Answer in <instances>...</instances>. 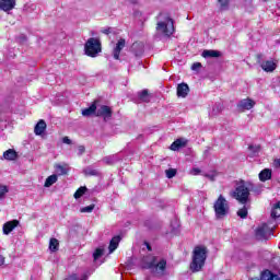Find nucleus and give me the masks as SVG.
<instances>
[{"label":"nucleus","mask_w":280,"mask_h":280,"mask_svg":"<svg viewBox=\"0 0 280 280\" xmlns=\"http://www.w3.org/2000/svg\"><path fill=\"white\" fill-rule=\"evenodd\" d=\"M104 255V248L98 247L95 249V252L93 253V258L94 261H97V259H100V257H102Z\"/></svg>","instance_id":"obj_33"},{"label":"nucleus","mask_w":280,"mask_h":280,"mask_svg":"<svg viewBox=\"0 0 280 280\" xmlns=\"http://www.w3.org/2000/svg\"><path fill=\"white\" fill-rule=\"evenodd\" d=\"M126 47V39H119L114 48V58L115 60H119V55L121 54V49Z\"/></svg>","instance_id":"obj_14"},{"label":"nucleus","mask_w":280,"mask_h":280,"mask_svg":"<svg viewBox=\"0 0 280 280\" xmlns=\"http://www.w3.org/2000/svg\"><path fill=\"white\" fill-rule=\"evenodd\" d=\"M261 58V55H258V60Z\"/></svg>","instance_id":"obj_51"},{"label":"nucleus","mask_w":280,"mask_h":280,"mask_svg":"<svg viewBox=\"0 0 280 280\" xmlns=\"http://www.w3.org/2000/svg\"><path fill=\"white\" fill-rule=\"evenodd\" d=\"M219 174L220 173H218L217 171H210V172H208V173H205L203 174V176L206 177V178H208L209 180H215V178H218V176H219Z\"/></svg>","instance_id":"obj_29"},{"label":"nucleus","mask_w":280,"mask_h":280,"mask_svg":"<svg viewBox=\"0 0 280 280\" xmlns=\"http://www.w3.org/2000/svg\"><path fill=\"white\" fill-rule=\"evenodd\" d=\"M185 145H187V139L179 138L171 144V150H173V152H178V150L185 148Z\"/></svg>","instance_id":"obj_13"},{"label":"nucleus","mask_w":280,"mask_h":280,"mask_svg":"<svg viewBox=\"0 0 280 280\" xmlns=\"http://www.w3.org/2000/svg\"><path fill=\"white\" fill-rule=\"evenodd\" d=\"M223 108L224 107L222 106V104L220 103L214 104V106L212 107V110L209 113L210 117H215V115H220Z\"/></svg>","instance_id":"obj_25"},{"label":"nucleus","mask_w":280,"mask_h":280,"mask_svg":"<svg viewBox=\"0 0 280 280\" xmlns=\"http://www.w3.org/2000/svg\"><path fill=\"white\" fill-rule=\"evenodd\" d=\"M256 238L258 240H268L270 235H272V229L268 226L266 223H262L256 229L255 232Z\"/></svg>","instance_id":"obj_7"},{"label":"nucleus","mask_w":280,"mask_h":280,"mask_svg":"<svg viewBox=\"0 0 280 280\" xmlns=\"http://www.w3.org/2000/svg\"><path fill=\"white\" fill-rule=\"evenodd\" d=\"M207 248L205 246H196L192 252V261L190 264L191 272H200L207 261Z\"/></svg>","instance_id":"obj_2"},{"label":"nucleus","mask_w":280,"mask_h":280,"mask_svg":"<svg viewBox=\"0 0 280 280\" xmlns=\"http://www.w3.org/2000/svg\"><path fill=\"white\" fill-rule=\"evenodd\" d=\"M261 150V148L259 145H249L248 147V156H250L252 159L255 156H259V151Z\"/></svg>","instance_id":"obj_24"},{"label":"nucleus","mask_w":280,"mask_h":280,"mask_svg":"<svg viewBox=\"0 0 280 280\" xmlns=\"http://www.w3.org/2000/svg\"><path fill=\"white\" fill-rule=\"evenodd\" d=\"M95 113H97V105H95V103L82 110L83 117H91V115H95Z\"/></svg>","instance_id":"obj_22"},{"label":"nucleus","mask_w":280,"mask_h":280,"mask_svg":"<svg viewBox=\"0 0 280 280\" xmlns=\"http://www.w3.org/2000/svg\"><path fill=\"white\" fill-rule=\"evenodd\" d=\"M262 71L266 73H272L277 69V61L275 60H266L260 63Z\"/></svg>","instance_id":"obj_11"},{"label":"nucleus","mask_w":280,"mask_h":280,"mask_svg":"<svg viewBox=\"0 0 280 280\" xmlns=\"http://www.w3.org/2000/svg\"><path fill=\"white\" fill-rule=\"evenodd\" d=\"M218 3L222 12L229 10V0H218Z\"/></svg>","instance_id":"obj_32"},{"label":"nucleus","mask_w":280,"mask_h":280,"mask_svg":"<svg viewBox=\"0 0 280 280\" xmlns=\"http://www.w3.org/2000/svg\"><path fill=\"white\" fill-rule=\"evenodd\" d=\"M25 40H27V37H25L24 35L21 37V43H25Z\"/></svg>","instance_id":"obj_47"},{"label":"nucleus","mask_w":280,"mask_h":280,"mask_svg":"<svg viewBox=\"0 0 280 280\" xmlns=\"http://www.w3.org/2000/svg\"><path fill=\"white\" fill-rule=\"evenodd\" d=\"M131 1V3H137V1H139V0H130Z\"/></svg>","instance_id":"obj_49"},{"label":"nucleus","mask_w":280,"mask_h":280,"mask_svg":"<svg viewBox=\"0 0 280 280\" xmlns=\"http://www.w3.org/2000/svg\"><path fill=\"white\" fill-rule=\"evenodd\" d=\"M260 280H280L278 275L272 273L270 270H265L260 275Z\"/></svg>","instance_id":"obj_19"},{"label":"nucleus","mask_w":280,"mask_h":280,"mask_svg":"<svg viewBox=\"0 0 280 280\" xmlns=\"http://www.w3.org/2000/svg\"><path fill=\"white\" fill-rule=\"evenodd\" d=\"M272 178V171L270 168H265L259 173V180L261 183H266V180H270Z\"/></svg>","instance_id":"obj_20"},{"label":"nucleus","mask_w":280,"mask_h":280,"mask_svg":"<svg viewBox=\"0 0 280 280\" xmlns=\"http://www.w3.org/2000/svg\"><path fill=\"white\" fill-rule=\"evenodd\" d=\"M217 220H224L231 213V206L224 196L220 195L213 205Z\"/></svg>","instance_id":"obj_4"},{"label":"nucleus","mask_w":280,"mask_h":280,"mask_svg":"<svg viewBox=\"0 0 280 280\" xmlns=\"http://www.w3.org/2000/svg\"><path fill=\"white\" fill-rule=\"evenodd\" d=\"M255 101L247 97L238 102L237 108L238 110H242V113H244V110H252V108H255Z\"/></svg>","instance_id":"obj_9"},{"label":"nucleus","mask_w":280,"mask_h":280,"mask_svg":"<svg viewBox=\"0 0 280 280\" xmlns=\"http://www.w3.org/2000/svg\"><path fill=\"white\" fill-rule=\"evenodd\" d=\"M96 117H103L106 121V119H110V117H113V109L107 105H102L96 109Z\"/></svg>","instance_id":"obj_8"},{"label":"nucleus","mask_w":280,"mask_h":280,"mask_svg":"<svg viewBox=\"0 0 280 280\" xmlns=\"http://www.w3.org/2000/svg\"><path fill=\"white\" fill-rule=\"evenodd\" d=\"M156 35L162 36V38H170L176 32L174 27V20L168 13H160L156 18Z\"/></svg>","instance_id":"obj_1"},{"label":"nucleus","mask_w":280,"mask_h":280,"mask_svg":"<svg viewBox=\"0 0 280 280\" xmlns=\"http://www.w3.org/2000/svg\"><path fill=\"white\" fill-rule=\"evenodd\" d=\"M202 67V63H200V62H195V63H192V66H191V70L192 71H198V69H200Z\"/></svg>","instance_id":"obj_40"},{"label":"nucleus","mask_w":280,"mask_h":280,"mask_svg":"<svg viewBox=\"0 0 280 280\" xmlns=\"http://www.w3.org/2000/svg\"><path fill=\"white\" fill-rule=\"evenodd\" d=\"M104 163L107 165H113V163H117V156L115 155H109L103 159Z\"/></svg>","instance_id":"obj_34"},{"label":"nucleus","mask_w":280,"mask_h":280,"mask_svg":"<svg viewBox=\"0 0 280 280\" xmlns=\"http://www.w3.org/2000/svg\"><path fill=\"white\" fill-rule=\"evenodd\" d=\"M55 168H56V172H57V174L59 175V176H65L66 174H67V167H65V166H62V165H60V164H57L56 166H55Z\"/></svg>","instance_id":"obj_31"},{"label":"nucleus","mask_w":280,"mask_h":280,"mask_svg":"<svg viewBox=\"0 0 280 280\" xmlns=\"http://www.w3.org/2000/svg\"><path fill=\"white\" fill-rule=\"evenodd\" d=\"M102 51V43L97 38H90L85 44V54L91 58H95Z\"/></svg>","instance_id":"obj_6"},{"label":"nucleus","mask_w":280,"mask_h":280,"mask_svg":"<svg viewBox=\"0 0 280 280\" xmlns=\"http://www.w3.org/2000/svg\"><path fill=\"white\" fill-rule=\"evenodd\" d=\"M192 174H194L195 176H197V174H200V170L195 168V170L192 171Z\"/></svg>","instance_id":"obj_46"},{"label":"nucleus","mask_w":280,"mask_h":280,"mask_svg":"<svg viewBox=\"0 0 280 280\" xmlns=\"http://www.w3.org/2000/svg\"><path fill=\"white\" fill-rule=\"evenodd\" d=\"M5 264V257L0 256V266H3Z\"/></svg>","instance_id":"obj_45"},{"label":"nucleus","mask_w":280,"mask_h":280,"mask_svg":"<svg viewBox=\"0 0 280 280\" xmlns=\"http://www.w3.org/2000/svg\"><path fill=\"white\" fill-rule=\"evenodd\" d=\"M14 5H16V0H0V10H3V12L14 10Z\"/></svg>","instance_id":"obj_12"},{"label":"nucleus","mask_w":280,"mask_h":280,"mask_svg":"<svg viewBox=\"0 0 280 280\" xmlns=\"http://www.w3.org/2000/svg\"><path fill=\"white\" fill-rule=\"evenodd\" d=\"M174 176H176V170L174 168L166 170V178H174Z\"/></svg>","instance_id":"obj_38"},{"label":"nucleus","mask_w":280,"mask_h":280,"mask_svg":"<svg viewBox=\"0 0 280 280\" xmlns=\"http://www.w3.org/2000/svg\"><path fill=\"white\" fill-rule=\"evenodd\" d=\"M148 250H152V247H150V244H147Z\"/></svg>","instance_id":"obj_48"},{"label":"nucleus","mask_w":280,"mask_h":280,"mask_svg":"<svg viewBox=\"0 0 280 280\" xmlns=\"http://www.w3.org/2000/svg\"><path fill=\"white\" fill-rule=\"evenodd\" d=\"M138 97L141 102H150V95L148 94V90H142L138 93Z\"/></svg>","instance_id":"obj_28"},{"label":"nucleus","mask_w":280,"mask_h":280,"mask_svg":"<svg viewBox=\"0 0 280 280\" xmlns=\"http://www.w3.org/2000/svg\"><path fill=\"white\" fill-rule=\"evenodd\" d=\"M93 209H95V205L83 207L81 208V213H93Z\"/></svg>","instance_id":"obj_37"},{"label":"nucleus","mask_w":280,"mask_h":280,"mask_svg":"<svg viewBox=\"0 0 280 280\" xmlns=\"http://www.w3.org/2000/svg\"><path fill=\"white\" fill-rule=\"evenodd\" d=\"M47 130V122L45 120H39L34 129L35 135L40 136Z\"/></svg>","instance_id":"obj_18"},{"label":"nucleus","mask_w":280,"mask_h":280,"mask_svg":"<svg viewBox=\"0 0 280 280\" xmlns=\"http://www.w3.org/2000/svg\"><path fill=\"white\" fill-rule=\"evenodd\" d=\"M86 194V187H80L75 192H74V198L78 200L79 198H82Z\"/></svg>","instance_id":"obj_35"},{"label":"nucleus","mask_w":280,"mask_h":280,"mask_svg":"<svg viewBox=\"0 0 280 280\" xmlns=\"http://www.w3.org/2000/svg\"><path fill=\"white\" fill-rule=\"evenodd\" d=\"M148 268L153 270L155 275H160V277H163L167 268V260L165 258H159L153 256L151 257V261L148 262Z\"/></svg>","instance_id":"obj_5"},{"label":"nucleus","mask_w":280,"mask_h":280,"mask_svg":"<svg viewBox=\"0 0 280 280\" xmlns=\"http://www.w3.org/2000/svg\"><path fill=\"white\" fill-rule=\"evenodd\" d=\"M249 280H259V278H252V279H249Z\"/></svg>","instance_id":"obj_50"},{"label":"nucleus","mask_w":280,"mask_h":280,"mask_svg":"<svg viewBox=\"0 0 280 280\" xmlns=\"http://www.w3.org/2000/svg\"><path fill=\"white\" fill-rule=\"evenodd\" d=\"M59 246H60V243L58 242V238H50L49 250H51V253H56Z\"/></svg>","instance_id":"obj_26"},{"label":"nucleus","mask_w":280,"mask_h":280,"mask_svg":"<svg viewBox=\"0 0 280 280\" xmlns=\"http://www.w3.org/2000/svg\"><path fill=\"white\" fill-rule=\"evenodd\" d=\"M8 194V187L0 185V200Z\"/></svg>","instance_id":"obj_39"},{"label":"nucleus","mask_w":280,"mask_h":280,"mask_svg":"<svg viewBox=\"0 0 280 280\" xmlns=\"http://www.w3.org/2000/svg\"><path fill=\"white\" fill-rule=\"evenodd\" d=\"M102 33H103V34H106V35L112 34V33H113V28H112V27L104 28V30L102 31Z\"/></svg>","instance_id":"obj_43"},{"label":"nucleus","mask_w":280,"mask_h":280,"mask_svg":"<svg viewBox=\"0 0 280 280\" xmlns=\"http://www.w3.org/2000/svg\"><path fill=\"white\" fill-rule=\"evenodd\" d=\"M62 142L66 143L67 145H71V139H69V137H65L62 139Z\"/></svg>","instance_id":"obj_44"},{"label":"nucleus","mask_w":280,"mask_h":280,"mask_svg":"<svg viewBox=\"0 0 280 280\" xmlns=\"http://www.w3.org/2000/svg\"><path fill=\"white\" fill-rule=\"evenodd\" d=\"M84 152H85L84 145H80V147L78 148V155H79V156H82Z\"/></svg>","instance_id":"obj_41"},{"label":"nucleus","mask_w":280,"mask_h":280,"mask_svg":"<svg viewBox=\"0 0 280 280\" xmlns=\"http://www.w3.org/2000/svg\"><path fill=\"white\" fill-rule=\"evenodd\" d=\"M19 153L14 149H9L3 152V159L5 161H16Z\"/></svg>","instance_id":"obj_16"},{"label":"nucleus","mask_w":280,"mask_h":280,"mask_svg":"<svg viewBox=\"0 0 280 280\" xmlns=\"http://www.w3.org/2000/svg\"><path fill=\"white\" fill-rule=\"evenodd\" d=\"M230 196L237 200L241 205H246L248 202V198L250 196V189L248 188V184L244 180H238L235 183L234 190L231 191Z\"/></svg>","instance_id":"obj_3"},{"label":"nucleus","mask_w":280,"mask_h":280,"mask_svg":"<svg viewBox=\"0 0 280 280\" xmlns=\"http://www.w3.org/2000/svg\"><path fill=\"white\" fill-rule=\"evenodd\" d=\"M84 174L85 176H97L100 172H97L95 168L88 167L84 170Z\"/></svg>","instance_id":"obj_36"},{"label":"nucleus","mask_w":280,"mask_h":280,"mask_svg":"<svg viewBox=\"0 0 280 280\" xmlns=\"http://www.w3.org/2000/svg\"><path fill=\"white\" fill-rule=\"evenodd\" d=\"M273 167H276L277 170H280V159L273 160Z\"/></svg>","instance_id":"obj_42"},{"label":"nucleus","mask_w":280,"mask_h":280,"mask_svg":"<svg viewBox=\"0 0 280 280\" xmlns=\"http://www.w3.org/2000/svg\"><path fill=\"white\" fill-rule=\"evenodd\" d=\"M202 58H220L222 54L219 50L206 49L201 54Z\"/></svg>","instance_id":"obj_17"},{"label":"nucleus","mask_w":280,"mask_h":280,"mask_svg":"<svg viewBox=\"0 0 280 280\" xmlns=\"http://www.w3.org/2000/svg\"><path fill=\"white\" fill-rule=\"evenodd\" d=\"M189 93V85L187 83H180L177 86V96L178 97H187Z\"/></svg>","instance_id":"obj_15"},{"label":"nucleus","mask_w":280,"mask_h":280,"mask_svg":"<svg viewBox=\"0 0 280 280\" xmlns=\"http://www.w3.org/2000/svg\"><path fill=\"white\" fill-rule=\"evenodd\" d=\"M56 183H58V175L52 174L46 178L44 187H51V185H56Z\"/></svg>","instance_id":"obj_23"},{"label":"nucleus","mask_w":280,"mask_h":280,"mask_svg":"<svg viewBox=\"0 0 280 280\" xmlns=\"http://www.w3.org/2000/svg\"><path fill=\"white\" fill-rule=\"evenodd\" d=\"M237 215L238 218H242V220H246V218H248V209L246 208V206L237 211Z\"/></svg>","instance_id":"obj_30"},{"label":"nucleus","mask_w":280,"mask_h":280,"mask_svg":"<svg viewBox=\"0 0 280 280\" xmlns=\"http://www.w3.org/2000/svg\"><path fill=\"white\" fill-rule=\"evenodd\" d=\"M271 218L273 220H277V218H280V201L273 206L271 210Z\"/></svg>","instance_id":"obj_27"},{"label":"nucleus","mask_w":280,"mask_h":280,"mask_svg":"<svg viewBox=\"0 0 280 280\" xmlns=\"http://www.w3.org/2000/svg\"><path fill=\"white\" fill-rule=\"evenodd\" d=\"M119 242H121L120 236H114L109 242V253H115L117 250V247L119 246Z\"/></svg>","instance_id":"obj_21"},{"label":"nucleus","mask_w":280,"mask_h":280,"mask_svg":"<svg viewBox=\"0 0 280 280\" xmlns=\"http://www.w3.org/2000/svg\"><path fill=\"white\" fill-rule=\"evenodd\" d=\"M16 226H19V220L5 222L2 228L3 234L10 235V233L13 232L16 229Z\"/></svg>","instance_id":"obj_10"}]
</instances>
